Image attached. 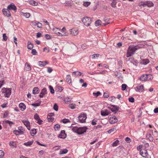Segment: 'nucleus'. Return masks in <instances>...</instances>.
Masks as SVG:
<instances>
[{"instance_id":"2","label":"nucleus","mask_w":158,"mask_h":158,"mask_svg":"<svg viewBox=\"0 0 158 158\" xmlns=\"http://www.w3.org/2000/svg\"><path fill=\"white\" fill-rule=\"evenodd\" d=\"M151 78H152L151 75L143 74L140 77L139 79L141 81H145L151 80Z\"/></svg>"},{"instance_id":"42","label":"nucleus","mask_w":158,"mask_h":158,"mask_svg":"<svg viewBox=\"0 0 158 158\" xmlns=\"http://www.w3.org/2000/svg\"><path fill=\"white\" fill-rule=\"evenodd\" d=\"M60 127V126L59 124H56L54 126V128L56 130H58Z\"/></svg>"},{"instance_id":"34","label":"nucleus","mask_w":158,"mask_h":158,"mask_svg":"<svg viewBox=\"0 0 158 158\" xmlns=\"http://www.w3.org/2000/svg\"><path fill=\"white\" fill-rule=\"evenodd\" d=\"M72 99V98H69V97H66V98H64L65 102L66 103V102H70L71 101Z\"/></svg>"},{"instance_id":"64","label":"nucleus","mask_w":158,"mask_h":158,"mask_svg":"<svg viewBox=\"0 0 158 158\" xmlns=\"http://www.w3.org/2000/svg\"><path fill=\"white\" fill-rule=\"evenodd\" d=\"M128 99L129 101L130 102H134V99L133 97L129 98Z\"/></svg>"},{"instance_id":"3","label":"nucleus","mask_w":158,"mask_h":158,"mask_svg":"<svg viewBox=\"0 0 158 158\" xmlns=\"http://www.w3.org/2000/svg\"><path fill=\"white\" fill-rule=\"evenodd\" d=\"M82 22L85 26H88L91 23V18L88 17H84L82 19Z\"/></svg>"},{"instance_id":"55","label":"nucleus","mask_w":158,"mask_h":158,"mask_svg":"<svg viewBox=\"0 0 158 158\" xmlns=\"http://www.w3.org/2000/svg\"><path fill=\"white\" fill-rule=\"evenodd\" d=\"M32 54L34 55H36L37 52L35 49H32L31 51Z\"/></svg>"},{"instance_id":"49","label":"nucleus","mask_w":158,"mask_h":158,"mask_svg":"<svg viewBox=\"0 0 158 158\" xmlns=\"http://www.w3.org/2000/svg\"><path fill=\"white\" fill-rule=\"evenodd\" d=\"M139 6H142L143 7H144L146 6V3H145V2H140L139 3Z\"/></svg>"},{"instance_id":"16","label":"nucleus","mask_w":158,"mask_h":158,"mask_svg":"<svg viewBox=\"0 0 158 158\" xmlns=\"http://www.w3.org/2000/svg\"><path fill=\"white\" fill-rule=\"evenodd\" d=\"M113 107L112 108H110V109L111 111L114 112V113H115L117 111H118L119 109V107L118 106H115L114 105L112 106Z\"/></svg>"},{"instance_id":"57","label":"nucleus","mask_w":158,"mask_h":158,"mask_svg":"<svg viewBox=\"0 0 158 158\" xmlns=\"http://www.w3.org/2000/svg\"><path fill=\"white\" fill-rule=\"evenodd\" d=\"M40 103H34L32 104V105L35 107H36L40 106Z\"/></svg>"},{"instance_id":"26","label":"nucleus","mask_w":158,"mask_h":158,"mask_svg":"<svg viewBox=\"0 0 158 158\" xmlns=\"http://www.w3.org/2000/svg\"><path fill=\"white\" fill-rule=\"evenodd\" d=\"M33 141L31 140L30 141H28L27 142H26L24 143V144L26 146H30L33 143Z\"/></svg>"},{"instance_id":"19","label":"nucleus","mask_w":158,"mask_h":158,"mask_svg":"<svg viewBox=\"0 0 158 158\" xmlns=\"http://www.w3.org/2000/svg\"><path fill=\"white\" fill-rule=\"evenodd\" d=\"M109 114V112L107 110H102L101 111V114L102 116H106L108 115Z\"/></svg>"},{"instance_id":"10","label":"nucleus","mask_w":158,"mask_h":158,"mask_svg":"<svg viewBox=\"0 0 158 158\" xmlns=\"http://www.w3.org/2000/svg\"><path fill=\"white\" fill-rule=\"evenodd\" d=\"M86 127H79L78 130L77 134H81L86 132Z\"/></svg>"},{"instance_id":"35","label":"nucleus","mask_w":158,"mask_h":158,"mask_svg":"<svg viewBox=\"0 0 158 158\" xmlns=\"http://www.w3.org/2000/svg\"><path fill=\"white\" fill-rule=\"evenodd\" d=\"M119 142L118 140H116L112 144V146L113 147L116 146L118 145Z\"/></svg>"},{"instance_id":"43","label":"nucleus","mask_w":158,"mask_h":158,"mask_svg":"<svg viewBox=\"0 0 158 158\" xmlns=\"http://www.w3.org/2000/svg\"><path fill=\"white\" fill-rule=\"evenodd\" d=\"M48 119H49V121L52 122L54 120V118L53 116H48Z\"/></svg>"},{"instance_id":"32","label":"nucleus","mask_w":158,"mask_h":158,"mask_svg":"<svg viewBox=\"0 0 158 158\" xmlns=\"http://www.w3.org/2000/svg\"><path fill=\"white\" fill-rule=\"evenodd\" d=\"M82 73L81 72H79V71H76V72H73V75H77V76H81V75Z\"/></svg>"},{"instance_id":"44","label":"nucleus","mask_w":158,"mask_h":158,"mask_svg":"<svg viewBox=\"0 0 158 158\" xmlns=\"http://www.w3.org/2000/svg\"><path fill=\"white\" fill-rule=\"evenodd\" d=\"M69 107L72 109H74L75 108L76 105L73 104H72L69 105Z\"/></svg>"},{"instance_id":"25","label":"nucleus","mask_w":158,"mask_h":158,"mask_svg":"<svg viewBox=\"0 0 158 158\" xmlns=\"http://www.w3.org/2000/svg\"><path fill=\"white\" fill-rule=\"evenodd\" d=\"M27 48L29 49H31L33 47V45L29 41L28 42L27 46Z\"/></svg>"},{"instance_id":"62","label":"nucleus","mask_w":158,"mask_h":158,"mask_svg":"<svg viewBox=\"0 0 158 158\" xmlns=\"http://www.w3.org/2000/svg\"><path fill=\"white\" fill-rule=\"evenodd\" d=\"M37 123L39 124H42V123L43 122V121L40 118H39L37 120Z\"/></svg>"},{"instance_id":"51","label":"nucleus","mask_w":158,"mask_h":158,"mask_svg":"<svg viewBox=\"0 0 158 158\" xmlns=\"http://www.w3.org/2000/svg\"><path fill=\"white\" fill-rule=\"evenodd\" d=\"M62 122L64 123H67L70 122L69 120L68 119H66V118L62 120Z\"/></svg>"},{"instance_id":"17","label":"nucleus","mask_w":158,"mask_h":158,"mask_svg":"<svg viewBox=\"0 0 158 158\" xmlns=\"http://www.w3.org/2000/svg\"><path fill=\"white\" fill-rule=\"evenodd\" d=\"M38 64L40 67L44 66L46 64H48V62L47 61H39L38 62Z\"/></svg>"},{"instance_id":"14","label":"nucleus","mask_w":158,"mask_h":158,"mask_svg":"<svg viewBox=\"0 0 158 158\" xmlns=\"http://www.w3.org/2000/svg\"><path fill=\"white\" fill-rule=\"evenodd\" d=\"M9 11L10 10L7 8V9H3L2 10L3 14L7 17H10L11 15V14Z\"/></svg>"},{"instance_id":"50","label":"nucleus","mask_w":158,"mask_h":158,"mask_svg":"<svg viewBox=\"0 0 158 158\" xmlns=\"http://www.w3.org/2000/svg\"><path fill=\"white\" fill-rule=\"evenodd\" d=\"M35 25H36L37 27L39 28H41L42 27V25L40 23L38 22L35 24Z\"/></svg>"},{"instance_id":"63","label":"nucleus","mask_w":158,"mask_h":158,"mask_svg":"<svg viewBox=\"0 0 158 158\" xmlns=\"http://www.w3.org/2000/svg\"><path fill=\"white\" fill-rule=\"evenodd\" d=\"M125 140L128 143H130L131 142V139L128 137H127L126 138Z\"/></svg>"},{"instance_id":"24","label":"nucleus","mask_w":158,"mask_h":158,"mask_svg":"<svg viewBox=\"0 0 158 158\" xmlns=\"http://www.w3.org/2000/svg\"><path fill=\"white\" fill-rule=\"evenodd\" d=\"M146 137L150 141H152L154 139L150 134H148L146 135Z\"/></svg>"},{"instance_id":"18","label":"nucleus","mask_w":158,"mask_h":158,"mask_svg":"<svg viewBox=\"0 0 158 158\" xmlns=\"http://www.w3.org/2000/svg\"><path fill=\"white\" fill-rule=\"evenodd\" d=\"M47 94V90L46 88H44L42 90L40 93L39 96L40 98H43L44 95Z\"/></svg>"},{"instance_id":"60","label":"nucleus","mask_w":158,"mask_h":158,"mask_svg":"<svg viewBox=\"0 0 158 158\" xmlns=\"http://www.w3.org/2000/svg\"><path fill=\"white\" fill-rule=\"evenodd\" d=\"M102 127L101 125H98L97 126H94V127L93 129L94 130H96V129H98L99 128H101Z\"/></svg>"},{"instance_id":"33","label":"nucleus","mask_w":158,"mask_h":158,"mask_svg":"<svg viewBox=\"0 0 158 158\" xmlns=\"http://www.w3.org/2000/svg\"><path fill=\"white\" fill-rule=\"evenodd\" d=\"M116 2L115 0H113V1L111 3V6L113 8H115L116 7Z\"/></svg>"},{"instance_id":"12","label":"nucleus","mask_w":158,"mask_h":158,"mask_svg":"<svg viewBox=\"0 0 158 158\" xmlns=\"http://www.w3.org/2000/svg\"><path fill=\"white\" fill-rule=\"evenodd\" d=\"M118 121V119L115 116H113L110 118L109 119V122L111 124H114Z\"/></svg>"},{"instance_id":"4","label":"nucleus","mask_w":158,"mask_h":158,"mask_svg":"<svg viewBox=\"0 0 158 158\" xmlns=\"http://www.w3.org/2000/svg\"><path fill=\"white\" fill-rule=\"evenodd\" d=\"M2 92L5 93V97L8 98L11 94V89L10 88H3L2 90Z\"/></svg>"},{"instance_id":"27","label":"nucleus","mask_w":158,"mask_h":158,"mask_svg":"<svg viewBox=\"0 0 158 158\" xmlns=\"http://www.w3.org/2000/svg\"><path fill=\"white\" fill-rule=\"evenodd\" d=\"M149 62V61L148 59L143 60L142 61V63L144 65H146Z\"/></svg>"},{"instance_id":"20","label":"nucleus","mask_w":158,"mask_h":158,"mask_svg":"<svg viewBox=\"0 0 158 158\" xmlns=\"http://www.w3.org/2000/svg\"><path fill=\"white\" fill-rule=\"evenodd\" d=\"M19 106L22 111L26 109V106L23 103H20L19 104Z\"/></svg>"},{"instance_id":"11","label":"nucleus","mask_w":158,"mask_h":158,"mask_svg":"<svg viewBox=\"0 0 158 158\" xmlns=\"http://www.w3.org/2000/svg\"><path fill=\"white\" fill-rule=\"evenodd\" d=\"M136 91L138 92H143L144 90V87L143 85L137 86L135 88Z\"/></svg>"},{"instance_id":"61","label":"nucleus","mask_w":158,"mask_h":158,"mask_svg":"<svg viewBox=\"0 0 158 158\" xmlns=\"http://www.w3.org/2000/svg\"><path fill=\"white\" fill-rule=\"evenodd\" d=\"M58 137L60 138L64 139L65 138V135L61 134L58 136Z\"/></svg>"},{"instance_id":"7","label":"nucleus","mask_w":158,"mask_h":158,"mask_svg":"<svg viewBox=\"0 0 158 158\" xmlns=\"http://www.w3.org/2000/svg\"><path fill=\"white\" fill-rule=\"evenodd\" d=\"M70 34L73 36L77 35L78 33V30L75 28H73L70 30Z\"/></svg>"},{"instance_id":"46","label":"nucleus","mask_w":158,"mask_h":158,"mask_svg":"<svg viewBox=\"0 0 158 158\" xmlns=\"http://www.w3.org/2000/svg\"><path fill=\"white\" fill-rule=\"evenodd\" d=\"M49 88L50 90V92L52 94H54V90L53 87L51 85H49Z\"/></svg>"},{"instance_id":"6","label":"nucleus","mask_w":158,"mask_h":158,"mask_svg":"<svg viewBox=\"0 0 158 158\" xmlns=\"http://www.w3.org/2000/svg\"><path fill=\"white\" fill-rule=\"evenodd\" d=\"M18 130H15L13 131V132L16 135H18L19 134H23V129L22 127H18Z\"/></svg>"},{"instance_id":"41","label":"nucleus","mask_w":158,"mask_h":158,"mask_svg":"<svg viewBox=\"0 0 158 158\" xmlns=\"http://www.w3.org/2000/svg\"><path fill=\"white\" fill-rule=\"evenodd\" d=\"M30 3L33 6H36L37 5L38 3L34 1H30Z\"/></svg>"},{"instance_id":"1","label":"nucleus","mask_w":158,"mask_h":158,"mask_svg":"<svg viewBox=\"0 0 158 158\" xmlns=\"http://www.w3.org/2000/svg\"><path fill=\"white\" fill-rule=\"evenodd\" d=\"M143 45L141 44H139L135 46H129L126 55L127 57H130L133 55L135 51L139 49L143 48Z\"/></svg>"},{"instance_id":"9","label":"nucleus","mask_w":158,"mask_h":158,"mask_svg":"<svg viewBox=\"0 0 158 158\" xmlns=\"http://www.w3.org/2000/svg\"><path fill=\"white\" fill-rule=\"evenodd\" d=\"M22 122L27 127L28 130L30 129V122L27 120H22Z\"/></svg>"},{"instance_id":"21","label":"nucleus","mask_w":158,"mask_h":158,"mask_svg":"<svg viewBox=\"0 0 158 158\" xmlns=\"http://www.w3.org/2000/svg\"><path fill=\"white\" fill-rule=\"evenodd\" d=\"M31 68L29 64L26 63L25 64L24 69L26 71H29L31 70Z\"/></svg>"},{"instance_id":"59","label":"nucleus","mask_w":158,"mask_h":158,"mask_svg":"<svg viewBox=\"0 0 158 158\" xmlns=\"http://www.w3.org/2000/svg\"><path fill=\"white\" fill-rule=\"evenodd\" d=\"M3 40L5 41H6L7 40V36H6V34H3Z\"/></svg>"},{"instance_id":"30","label":"nucleus","mask_w":158,"mask_h":158,"mask_svg":"<svg viewBox=\"0 0 158 158\" xmlns=\"http://www.w3.org/2000/svg\"><path fill=\"white\" fill-rule=\"evenodd\" d=\"M68 152V150L67 149H64L63 150H61L60 152V155L65 154L66 153Z\"/></svg>"},{"instance_id":"29","label":"nucleus","mask_w":158,"mask_h":158,"mask_svg":"<svg viewBox=\"0 0 158 158\" xmlns=\"http://www.w3.org/2000/svg\"><path fill=\"white\" fill-rule=\"evenodd\" d=\"M36 133V129H32L30 133L31 135L33 136Z\"/></svg>"},{"instance_id":"28","label":"nucleus","mask_w":158,"mask_h":158,"mask_svg":"<svg viewBox=\"0 0 158 158\" xmlns=\"http://www.w3.org/2000/svg\"><path fill=\"white\" fill-rule=\"evenodd\" d=\"M66 81L67 82L69 83H70L71 82V76L70 75H67L66 77Z\"/></svg>"},{"instance_id":"45","label":"nucleus","mask_w":158,"mask_h":158,"mask_svg":"<svg viewBox=\"0 0 158 158\" xmlns=\"http://www.w3.org/2000/svg\"><path fill=\"white\" fill-rule=\"evenodd\" d=\"M92 59H95L98 57L99 56V54H96L92 55Z\"/></svg>"},{"instance_id":"23","label":"nucleus","mask_w":158,"mask_h":158,"mask_svg":"<svg viewBox=\"0 0 158 158\" xmlns=\"http://www.w3.org/2000/svg\"><path fill=\"white\" fill-rule=\"evenodd\" d=\"M40 90L39 88L37 87H34L33 89V93L34 94H37L39 92Z\"/></svg>"},{"instance_id":"52","label":"nucleus","mask_w":158,"mask_h":158,"mask_svg":"<svg viewBox=\"0 0 158 158\" xmlns=\"http://www.w3.org/2000/svg\"><path fill=\"white\" fill-rule=\"evenodd\" d=\"M23 15L26 18H28L30 17V15L29 13H24Z\"/></svg>"},{"instance_id":"37","label":"nucleus","mask_w":158,"mask_h":158,"mask_svg":"<svg viewBox=\"0 0 158 158\" xmlns=\"http://www.w3.org/2000/svg\"><path fill=\"white\" fill-rule=\"evenodd\" d=\"M78 128V127H74L72 128V130L73 132L77 133Z\"/></svg>"},{"instance_id":"58","label":"nucleus","mask_w":158,"mask_h":158,"mask_svg":"<svg viewBox=\"0 0 158 158\" xmlns=\"http://www.w3.org/2000/svg\"><path fill=\"white\" fill-rule=\"evenodd\" d=\"M58 106L56 104H55L53 106V109L56 111L58 110Z\"/></svg>"},{"instance_id":"13","label":"nucleus","mask_w":158,"mask_h":158,"mask_svg":"<svg viewBox=\"0 0 158 158\" xmlns=\"http://www.w3.org/2000/svg\"><path fill=\"white\" fill-rule=\"evenodd\" d=\"M53 32L56 34L57 35L60 36H64V35H62V34L60 33V29L58 28H54L53 29Z\"/></svg>"},{"instance_id":"40","label":"nucleus","mask_w":158,"mask_h":158,"mask_svg":"<svg viewBox=\"0 0 158 158\" xmlns=\"http://www.w3.org/2000/svg\"><path fill=\"white\" fill-rule=\"evenodd\" d=\"M90 4V2H84L83 4V5L85 7H88Z\"/></svg>"},{"instance_id":"22","label":"nucleus","mask_w":158,"mask_h":158,"mask_svg":"<svg viewBox=\"0 0 158 158\" xmlns=\"http://www.w3.org/2000/svg\"><path fill=\"white\" fill-rule=\"evenodd\" d=\"M146 6H147L148 7H152L153 6V3L150 1H147L145 2Z\"/></svg>"},{"instance_id":"36","label":"nucleus","mask_w":158,"mask_h":158,"mask_svg":"<svg viewBox=\"0 0 158 158\" xmlns=\"http://www.w3.org/2000/svg\"><path fill=\"white\" fill-rule=\"evenodd\" d=\"M9 145L10 146H12L14 147H16V144L15 142L14 141H10L9 143Z\"/></svg>"},{"instance_id":"48","label":"nucleus","mask_w":158,"mask_h":158,"mask_svg":"<svg viewBox=\"0 0 158 158\" xmlns=\"http://www.w3.org/2000/svg\"><path fill=\"white\" fill-rule=\"evenodd\" d=\"M127 85L125 84H123L122 85V89L123 90H124L127 87Z\"/></svg>"},{"instance_id":"53","label":"nucleus","mask_w":158,"mask_h":158,"mask_svg":"<svg viewBox=\"0 0 158 158\" xmlns=\"http://www.w3.org/2000/svg\"><path fill=\"white\" fill-rule=\"evenodd\" d=\"M116 130V128H114L109 130L107 131L109 134L111 133L112 132Z\"/></svg>"},{"instance_id":"39","label":"nucleus","mask_w":158,"mask_h":158,"mask_svg":"<svg viewBox=\"0 0 158 158\" xmlns=\"http://www.w3.org/2000/svg\"><path fill=\"white\" fill-rule=\"evenodd\" d=\"M65 6H71V2L69 1H68L65 2Z\"/></svg>"},{"instance_id":"8","label":"nucleus","mask_w":158,"mask_h":158,"mask_svg":"<svg viewBox=\"0 0 158 158\" xmlns=\"http://www.w3.org/2000/svg\"><path fill=\"white\" fill-rule=\"evenodd\" d=\"M140 154L144 157H146L148 155L147 151L145 148L142 149L140 151Z\"/></svg>"},{"instance_id":"56","label":"nucleus","mask_w":158,"mask_h":158,"mask_svg":"<svg viewBox=\"0 0 158 158\" xmlns=\"http://www.w3.org/2000/svg\"><path fill=\"white\" fill-rule=\"evenodd\" d=\"M34 118L35 119V120H36V121H37V120H38V119L40 118L39 117V116L37 114H35L34 116Z\"/></svg>"},{"instance_id":"47","label":"nucleus","mask_w":158,"mask_h":158,"mask_svg":"<svg viewBox=\"0 0 158 158\" xmlns=\"http://www.w3.org/2000/svg\"><path fill=\"white\" fill-rule=\"evenodd\" d=\"M5 122L6 123L8 124L10 127L11 126L12 124H14L12 122L8 120L6 121Z\"/></svg>"},{"instance_id":"31","label":"nucleus","mask_w":158,"mask_h":158,"mask_svg":"<svg viewBox=\"0 0 158 158\" xmlns=\"http://www.w3.org/2000/svg\"><path fill=\"white\" fill-rule=\"evenodd\" d=\"M101 21L100 20H98L95 23V24L96 26H98L101 25Z\"/></svg>"},{"instance_id":"15","label":"nucleus","mask_w":158,"mask_h":158,"mask_svg":"<svg viewBox=\"0 0 158 158\" xmlns=\"http://www.w3.org/2000/svg\"><path fill=\"white\" fill-rule=\"evenodd\" d=\"M7 8L9 10H12L14 11H15L17 9L16 6L13 3L9 5Z\"/></svg>"},{"instance_id":"38","label":"nucleus","mask_w":158,"mask_h":158,"mask_svg":"<svg viewBox=\"0 0 158 158\" xmlns=\"http://www.w3.org/2000/svg\"><path fill=\"white\" fill-rule=\"evenodd\" d=\"M101 94V93L99 91H98L97 93H93V95L96 97H98Z\"/></svg>"},{"instance_id":"54","label":"nucleus","mask_w":158,"mask_h":158,"mask_svg":"<svg viewBox=\"0 0 158 158\" xmlns=\"http://www.w3.org/2000/svg\"><path fill=\"white\" fill-rule=\"evenodd\" d=\"M4 155V152L2 150H0V157H3Z\"/></svg>"},{"instance_id":"5","label":"nucleus","mask_w":158,"mask_h":158,"mask_svg":"<svg viewBox=\"0 0 158 158\" xmlns=\"http://www.w3.org/2000/svg\"><path fill=\"white\" fill-rule=\"evenodd\" d=\"M86 118V114L81 113L78 117V120L80 123H84L85 122Z\"/></svg>"}]
</instances>
